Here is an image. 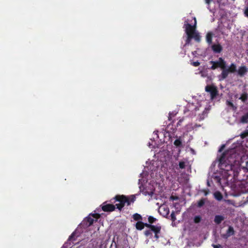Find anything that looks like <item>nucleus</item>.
<instances>
[{
  "label": "nucleus",
  "mask_w": 248,
  "mask_h": 248,
  "mask_svg": "<svg viewBox=\"0 0 248 248\" xmlns=\"http://www.w3.org/2000/svg\"><path fill=\"white\" fill-rule=\"evenodd\" d=\"M144 234L146 236H149L152 235L151 231L150 230H146L144 231Z\"/></svg>",
  "instance_id": "7c9ffc66"
},
{
  "label": "nucleus",
  "mask_w": 248,
  "mask_h": 248,
  "mask_svg": "<svg viewBox=\"0 0 248 248\" xmlns=\"http://www.w3.org/2000/svg\"><path fill=\"white\" fill-rule=\"evenodd\" d=\"M248 72V68L246 66H242L240 67L238 70V74L241 76L243 77L246 73Z\"/></svg>",
  "instance_id": "9d476101"
},
{
  "label": "nucleus",
  "mask_w": 248,
  "mask_h": 248,
  "mask_svg": "<svg viewBox=\"0 0 248 248\" xmlns=\"http://www.w3.org/2000/svg\"><path fill=\"white\" fill-rule=\"evenodd\" d=\"M115 209V205L111 204H108L106 205H103L102 207V209L103 211L105 212H111L113 211Z\"/></svg>",
  "instance_id": "6e6552de"
},
{
  "label": "nucleus",
  "mask_w": 248,
  "mask_h": 248,
  "mask_svg": "<svg viewBox=\"0 0 248 248\" xmlns=\"http://www.w3.org/2000/svg\"><path fill=\"white\" fill-rule=\"evenodd\" d=\"M170 198H171V199H172V200H177V199H178L177 197H174V196H171L170 197Z\"/></svg>",
  "instance_id": "4c0bfd02"
},
{
  "label": "nucleus",
  "mask_w": 248,
  "mask_h": 248,
  "mask_svg": "<svg viewBox=\"0 0 248 248\" xmlns=\"http://www.w3.org/2000/svg\"><path fill=\"white\" fill-rule=\"evenodd\" d=\"M133 218L138 221L142 219L141 216L138 213H135L133 215Z\"/></svg>",
  "instance_id": "412c9836"
},
{
  "label": "nucleus",
  "mask_w": 248,
  "mask_h": 248,
  "mask_svg": "<svg viewBox=\"0 0 248 248\" xmlns=\"http://www.w3.org/2000/svg\"><path fill=\"white\" fill-rule=\"evenodd\" d=\"M246 168L248 170V161L246 162Z\"/></svg>",
  "instance_id": "a19ab883"
},
{
  "label": "nucleus",
  "mask_w": 248,
  "mask_h": 248,
  "mask_svg": "<svg viewBox=\"0 0 248 248\" xmlns=\"http://www.w3.org/2000/svg\"><path fill=\"white\" fill-rule=\"evenodd\" d=\"M205 91L210 93L211 99L215 98L218 94L217 88L215 86L207 85L205 87Z\"/></svg>",
  "instance_id": "423d86ee"
},
{
  "label": "nucleus",
  "mask_w": 248,
  "mask_h": 248,
  "mask_svg": "<svg viewBox=\"0 0 248 248\" xmlns=\"http://www.w3.org/2000/svg\"><path fill=\"white\" fill-rule=\"evenodd\" d=\"M206 199L202 198L200 201H199L197 202V207L199 208H201L202 207L205 202Z\"/></svg>",
  "instance_id": "aec40b11"
},
{
  "label": "nucleus",
  "mask_w": 248,
  "mask_h": 248,
  "mask_svg": "<svg viewBox=\"0 0 248 248\" xmlns=\"http://www.w3.org/2000/svg\"><path fill=\"white\" fill-rule=\"evenodd\" d=\"M125 200L126 201V202H125V203L127 204V205L128 206L129 205H130L131 204V202H130V199L128 198V197H127L126 196H125Z\"/></svg>",
  "instance_id": "473e14b6"
},
{
  "label": "nucleus",
  "mask_w": 248,
  "mask_h": 248,
  "mask_svg": "<svg viewBox=\"0 0 248 248\" xmlns=\"http://www.w3.org/2000/svg\"><path fill=\"white\" fill-rule=\"evenodd\" d=\"M240 122L242 124L248 123V111L241 117Z\"/></svg>",
  "instance_id": "f8f14e48"
},
{
  "label": "nucleus",
  "mask_w": 248,
  "mask_h": 248,
  "mask_svg": "<svg viewBox=\"0 0 248 248\" xmlns=\"http://www.w3.org/2000/svg\"><path fill=\"white\" fill-rule=\"evenodd\" d=\"M218 167L224 171V173L228 176L232 175H234V166L226 157V155L223 153L219 159Z\"/></svg>",
  "instance_id": "7ed1b4c3"
},
{
  "label": "nucleus",
  "mask_w": 248,
  "mask_h": 248,
  "mask_svg": "<svg viewBox=\"0 0 248 248\" xmlns=\"http://www.w3.org/2000/svg\"><path fill=\"white\" fill-rule=\"evenodd\" d=\"M150 229V231H153V232H155V233H159L160 232L161 227L152 225Z\"/></svg>",
  "instance_id": "dca6fc26"
},
{
  "label": "nucleus",
  "mask_w": 248,
  "mask_h": 248,
  "mask_svg": "<svg viewBox=\"0 0 248 248\" xmlns=\"http://www.w3.org/2000/svg\"><path fill=\"white\" fill-rule=\"evenodd\" d=\"M91 216L95 219L94 220V218L91 217L90 215L87 217L83 220V224H86L85 225L86 227H89L91 226L93 223L94 221H96L97 219L100 217V215L99 214H92Z\"/></svg>",
  "instance_id": "39448f33"
},
{
  "label": "nucleus",
  "mask_w": 248,
  "mask_h": 248,
  "mask_svg": "<svg viewBox=\"0 0 248 248\" xmlns=\"http://www.w3.org/2000/svg\"><path fill=\"white\" fill-rule=\"evenodd\" d=\"M91 247L93 248H100L98 246V242L93 240H92L89 244L88 248H90Z\"/></svg>",
  "instance_id": "4468645a"
},
{
  "label": "nucleus",
  "mask_w": 248,
  "mask_h": 248,
  "mask_svg": "<svg viewBox=\"0 0 248 248\" xmlns=\"http://www.w3.org/2000/svg\"><path fill=\"white\" fill-rule=\"evenodd\" d=\"M213 33L211 32H209L207 33L206 35V42L209 44H211L212 43V37H213Z\"/></svg>",
  "instance_id": "2eb2a0df"
},
{
  "label": "nucleus",
  "mask_w": 248,
  "mask_h": 248,
  "mask_svg": "<svg viewBox=\"0 0 248 248\" xmlns=\"http://www.w3.org/2000/svg\"><path fill=\"white\" fill-rule=\"evenodd\" d=\"M239 99L241 100L243 103H245L248 99V93L245 92L243 93Z\"/></svg>",
  "instance_id": "ddd939ff"
},
{
  "label": "nucleus",
  "mask_w": 248,
  "mask_h": 248,
  "mask_svg": "<svg viewBox=\"0 0 248 248\" xmlns=\"http://www.w3.org/2000/svg\"><path fill=\"white\" fill-rule=\"evenodd\" d=\"M237 96H238V94H236V95H235V96H235V97L237 98Z\"/></svg>",
  "instance_id": "37998d69"
},
{
  "label": "nucleus",
  "mask_w": 248,
  "mask_h": 248,
  "mask_svg": "<svg viewBox=\"0 0 248 248\" xmlns=\"http://www.w3.org/2000/svg\"><path fill=\"white\" fill-rule=\"evenodd\" d=\"M211 48L212 50L216 53H219L222 50V47L219 44L213 45Z\"/></svg>",
  "instance_id": "1a4fd4ad"
},
{
  "label": "nucleus",
  "mask_w": 248,
  "mask_h": 248,
  "mask_svg": "<svg viewBox=\"0 0 248 248\" xmlns=\"http://www.w3.org/2000/svg\"><path fill=\"white\" fill-rule=\"evenodd\" d=\"M115 200L114 202H119L118 203H116L115 204V206H116L117 208L119 209V210H121L122 208L124 206L125 204V202H126L125 200V196L124 195H116L114 198Z\"/></svg>",
  "instance_id": "20e7f679"
},
{
  "label": "nucleus",
  "mask_w": 248,
  "mask_h": 248,
  "mask_svg": "<svg viewBox=\"0 0 248 248\" xmlns=\"http://www.w3.org/2000/svg\"><path fill=\"white\" fill-rule=\"evenodd\" d=\"M148 221L150 224H152V223H154L156 220V219L154 217L152 216H149L148 217Z\"/></svg>",
  "instance_id": "b1692460"
},
{
  "label": "nucleus",
  "mask_w": 248,
  "mask_h": 248,
  "mask_svg": "<svg viewBox=\"0 0 248 248\" xmlns=\"http://www.w3.org/2000/svg\"><path fill=\"white\" fill-rule=\"evenodd\" d=\"M226 105L231 108L232 109V110L233 111H235L236 109H237V107L234 106L233 105V104L232 103V102H231V101H229V100H227L226 101Z\"/></svg>",
  "instance_id": "6ab92c4d"
},
{
  "label": "nucleus",
  "mask_w": 248,
  "mask_h": 248,
  "mask_svg": "<svg viewBox=\"0 0 248 248\" xmlns=\"http://www.w3.org/2000/svg\"><path fill=\"white\" fill-rule=\"evenodd\" d=\"M179 167L180 169H185L186 167V163L184 161H180L179 163Z\"/></svg>",
  "instance_id": "393cba45"
},
{
  "label": "nucleus",
  "mask_w": 248,
  "mask_h": 248,
  "mask_svg": "<svg viewBox=\"0 0 248 248\" xmlns=\"http://www.w3.org/2000/svg\"><path fill=\"white\" fill-rule=\"evenodd\" d=\"M158 233H155V237L156 238V239H158L159 238V236L158 235Z\"/></svg>",
  "instance_id": "58836bf2"
},
{
  "label": "nucleus",
  "mask_w": 248,
  "mask_h": 248,
  "mask_svg": "<svg viewBox=\"0 0 248 248\" xmlns=\"http://www.w3.org/2000/svg\"><path fill=\"white\" fill-rule=\"evenodd\" d=\"M164 211L166 212V215H168L169 213V209H166V210H164Z\"/></svg>",
  "instance_id": "ea45409f"
},
{
  "label": "nucleus",
  "mask_w": 248,
  "mask_h": 248,
  "mask_svg": "<svg viewBox=\"0 0 248 248\" xmlns=\"http://www.w3.org/2000/svg\"><path fill=\"white\" fill-rule=\"evenodd\" d=\"M201 191L203 193L205 196H207L209 193V190L208 189H202Z\"/></svg>",
  "instance_id": "2f4dec72"
},
{
  "label": "nucleus",
  "mask_w": 248,
  "mask_h": 248,
  "mask_svg": "<svg viewBox=\"0 0 248 248\" xmlns=\"http://www.w3.org/2000/svg\"><path fill=\"white\" fill-rule=\"evenodd\" d=\"M152 225L151 224H148V223H144V227H146L149 229H151V227H152Z\"/></svg>",
  "instance_id": "72a5a7b5"
},
{
  "label": "nucleus",
  "mask_w": 248,
  "mask_h": 248,
  "mask_svg": "<svg viewBox=\"0 0 248 248\" xmlns=\"http://www.w3.org/2000/svg\"><path fill=\"white\" fill-rule=\"evenodd\" d=\"M135 227L137 230L141 231L144 229V223L142 221H139L136 223Z\"/></svg>",
  "instance_id": "f3484780"
},
{
  "label": "nucleus",
  "mask_w": 248,
  "mask_h": 248,
  "mask_svg": "<svg viewBox=\"0 0 248 248\" xmlns=\"http://www.w3.org/2000/svg\"><path fill=\"white\" fill-rule=\"evenodd\" d=\"M170 217L172 221H174L176 219L174 212L173 211L171 213Z\"/></svg>",
  "instance_id": "c756f323"
},
{
  "label": "nucleus",
  "mask_w": 248,
  "mask_h": 248,
  "mask_svg": "<svg viewBox=\"0 0 248 248\" xmlns=\"http://www.w3.org/2000/svg\"><path fill=\"white\" fill-rule=\"evenodd\" d=\"M174 145L176 147H181L182 145V142L181 140L180 137L176 139L174 142Z\"/></svg>",
  "instance_id": "4be33fe9"
},
{
  "label": "nucleus",
  "mask_w": 248,
  "mask_h": 248,
  "mask_svg": "<svg viewBox=\"0 0 248 248\" xmlns=\"http://www.w3.org/2000/svg\"><path fill=\"white\" fill-rule=\"evenodd\" d=\"M191 65L194 67L199 66L200 65V62L198 61L191 62Z\"/></svg>",
  "instance_id": "a878e982"
},
{
  "label": "nucleus",
  "mask_w": 248,
  "mask_h": 248,
  "mask_svg": "<svg viewBox=\"0 0 248 248\" xmlns=\"http://www.w3.org/2000/svg\"><path fill=\"white\" fill-rule=\"evenodd\" d=\"M212 246L214 248H220L221 247V245L219 244H218V245L212 244Z\"/></svg>",
  "instance_id": "f704fd0d"
},
{
  "label": "nucleus",
  "mask_w": 248,
  "mask_h": 248,
  "mask_svg": "<svg viewBox=\"0 0 248 248\" xmlns=\"http://www.w3.org/2000/svg\"><path fill=\"white\" fill-rule=\"evenodd\" d=\"M212 0H205V3L209 5Z\"/></svg>",
  "instance_id": "e433bc0d"
},
{
  "label": "nucleus",
  "mask_w": 248,
  "mask_h": 248,
  "mask_svg": "<svg viewBox=\"0 0 248 248\" xmlns=\"http://www.w3.org/2000/svg\"><path fill=\"white\" fill-rule=\"evenodd\" d=\"M184 119H180L177 123V127H178L179 126H180L181 125V123L183 121Z\"/></svg>",
  "instance_id": "c9c22d12"
},
{
  "label": "nucleus",
  "mask_w": 248,
  "mask_h": 248,
  "mask_svg": "<svg viewBox=\"0 0 248 248\" xmlns=\"http://www.w3.org/2000/svg\"><path fill=\"white\" fill-rule=\"evenodd\" d=\"M128 198L130 199V202H135V201L136 200V197L134 195H131Z\"/></svg>",
  "instance_id": "bb28decb"
},
{
  "label": "nucleus",
  "mask_w": 248,
  "mask_h": 248,
  "mask_svg": "<svg viewBox=\"0 0 248 248\" xmlns=\"http://www.w3.org/2000/svg\"><path fill=\"white\" fill-rule=\"evenodd\" d=\"M248 136V131H246L241 134V137L242 139L245 138V137H246Z\"/></svg>",
  "instance_id": "cd10ccee"
},
{
  "label": "nucleus",
  "mask_w": 248,
  "mask_h": 248,
  "mask_svg": "<svg viewBox=\"0 0 248 248\" xmlns=\"http://www.w3.org/2000/svg\"><path fill=\"white\" fill-rule=\"evenodd\" d=\"M224 219V217L222 215H216L214 218V222L217 224H219Z\"/></svg>",
  "instance_id": "9b49d317"
},
{
  "label": "nucleus",
  "mask_w": 248,
  "mask_h": 248,
  "mask_svg": "<svg viewBox=\"0 0 248 248\" xmlns=\"http://www.w3.org/2000/svg\"><path fill=\"white\" fill-rule=\"evenodd\" d=\"M210 63L212 64L210 68L211 69L215 70L218 68L221 69V73L218 76L219 80L226 79L230 73H233L236 72V64L232 63L227 68L226 62L222 57L219 58L218 60L216 61H211Z\"/></svg>",
  "instance_id": "f257e3e1"
},
{
  "label": "nucleus",
  "mask_w": 248,
  "mask_h": 248,
  "mask_svg": "<svg viewBox=\"0 0 248 248\" xmlns=\"http://www.w3.org/2000/svg\"><path fill=\"white\" fill-rule=\"evenodd\" d=\"M215 198L217 201H221L223 199L221 193L219 191H217L214 194Z\"/></svg>",
  "instance_id": "a211bd4d"
},
{
  "label": "nucleus",
  "mask_w": 248,
  "mask_h": 248,
  "mask_svg": "<svg viewBox=\"0 0 248 248\" xmlns=\"http://www.w3.org/2000/svg\"><path fill=\"white\" fill-rule=\"evenodd\" d=\"M234 234V231L232 226H230L226 231V233L221 234V237L224 239H227L229 237Z\"/></svg>",
  "instance_id": "0eeeda50"
},
{
  "label": "nucleus",
  "mask_w": 248,
  "mask_h": 248,
  "mask_svg": "<svg viewBox=\"0 0 248 248\" xmlns=\"http://www.w3.org/2000/svg\"><path fill=\"white\" fill-rule=\"evenodd\" d=\"M202 220V217L200 216H196L194 217V222L195 223H199Z\"/></svg>",
  "instance_id": "5701e85b"
},
{
  "label": "nucleus",
  "mask_w": 248,
  "mask_h": 248,
  "mask_svg": "<svg viewBox=\"0 0 248 248\" xmlns=\"http://www.w3.org/2000/svg\"><path fill=\"white\" fill-rule=\"evenodd\" d=\"M194 20L195 24L194 25H191L187 21L185 22L184 27L185 28V32L186 34V38L184 46L189 45L191 43V41L192 39H194L195 41L198 43H200L201 41V36L200 33L196 30V18H194Z\"/></svg>",
  "instance_id": "f03ea898"
},
{
  "label": "nucleus",
  "mask_w": 248,
  "mask_h": 248,
  "mask_svg": "<svg viewBox=\"0 0 248 248\" xmlns=\"http://www.w3.org/2000/svg\"><path fill=\"white\" fill-rule=\"evenodd\" d=\"M75 237V232H73L68 238V241H75V239L74 238Z\"/></svg>",
  "instance_id": "c85d7f7f"
},
{
  "label": "nucleus",
  "mask_w": 248,
  "mask_h": 248,
  "mask_svg": "<svg viewBox=\"0 0 248 248\" xmlns=\"http://www.w3.org/2000/svg\"><path fill=\"white\" fill-rule=\"evenodd\" d=\"M169 115H170V114H169ZM169 120H170V116H169Z\"/></svg>",
  "instance_id": "79ce46f5"
}]
</instances>
